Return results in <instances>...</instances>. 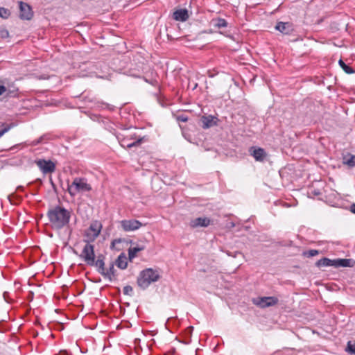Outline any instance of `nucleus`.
I'll return each mask as SVG.
<instances>
[{
    "mask_svg": "<svg viewBox=\"0 0 355 355\" xmlns=\"http://www.w3.org/2000/svg\"><path fill=\"white\" fill-rule=\"evenodd\" d=\"M46 215L52 227L56 230H61L68 225L71 218V212L59 205L49 209Z\"/></svg>",
    "mask_w": 355,
    "mask_h": 355,
    "instance_id": "nucleus-1",
    "label": "nucleus"
},
{
    "mask_svg": "<svg viewBox=\"0 0 355 355\" xmlns=\"http://www.w3.org/2000/svg\"><path fill=\"white\" fill-rule=\"evenodd\" d=\"M160 275L158 272L153 268H146L140 272L137 283L143 290L146 289L150 284L159 280Z\"/></svg>",
    "mask_w": 355,
    "mask_h": 355,
    "instance_id": "nucleus-2",
    "label": "nucleus"
},
{
    "mask_svg": "<svg viewBox=\"0 0 355 355\" xmlns=\"http://www.w3.org/2000/svg\"><path fill=\"white\" fill-rule=\"evenodd\" d=\"M105 256L103 254H98V268H96L97 272L101 274L105 279H108L110 282L116 280V270L114 268V263H111L107 270L105 269Z\"/></svg>",
    "mask_w": 355,
    "mask_h": 355,
    "instance_id": "nucleus-3",
    "label": "nucleus"
},
{
    "mask_svg": "<svg viewBox=\"0 0 355 355\" xmlns=\"http://www.w3.org/2000/svg\"><path fill=\"white\" fill-rule=\"evenodd\" d=\"M80 257L88 266H95L96 268H98L97 263L98 262V255L97 256V259L95 260L94 245L90 244V243H87V244L83 247L80 254Z\"/></svg>",
    "mask_w": 355,
    "mask_h": 355,
    "instance_id": "nucleus-4",
    "label": "nucleus"
},
{
    "mask_svg": "<svg viewBox=\"0 0 355 355\" xmlns=\"http://www.w3.org/2000/svg\"><path fill=\"white\" fill-rule=\"evenodd\" d=\"M92 189L89 184L84 178H76L72 184L68 186V192L71 196H75L78 192L88 191Z\"/></svg>",
    "mask_w": 355,
    "mask_h": 355,
    "instance_id": "nucleus-5",
    "label": "nucleus"
},
{
    "mask_svg": "<svg viewBox=\"0 0 355 355\" xmlns=\"http://www.w3.org/2000/svg\"><path fill=\"white\" fill-rule=\"evenodd\" d=\"M102 224L98 220L93 221L89 228L85 230L84 236V241L85 243H91L95 241V239L99 236L102 230Z\"/></svg>",
    "mask_w": 355,
    "mask_h": 355,
    "instance_id": "nucleus-6",
    "label": "nucleus"
},
{
    "mask_svg": "<svg viewBox=\"0 0 355 355\" xmlns=\"http://www.w3.org/2000/svg\"><path fill=\"white\" fill-rule=\"evenodd\" d=\"M220 123V119L214 115L205 114L200 116L199 125L203 129H209L218 126Z\"/></svg>",
    "mask_w": 355,
    "mask_h": 355,
    "instance_id": "nucleus-7",
    "label": "nucleus"
},
{
    "mask_svg": "<svg viewBox=\"0 0 355 355\" xmlns=\"http://www.w3.org/2000/svg\"><path fill=\"white\" fill-rule=\"evenodd\" d=\"M122 229L125 232L135 231L143 226V224L138 220H123L120 221Z\"/></svg>",
    "mask_w": 355,
    "mask_h": 355,
    "instance_id": "nucleus-8",
    "label": "nucleus"
},
{
    "mask_svg": "<svg viewBox=\"0 0 355 355\" xmlns=\"http://www.w3.org/2000/svg\"><path fill=\"white\" fill-rule=\"evenodd\" d=\"M19 17L23 20H30L33 16L31 7L26 3L19 1Z\"/></svg>",
    "mask_w": 355,
    "mask_h": 355,
    "instance_id": "nucleus-9",
    "label": "nucleus"
},
{
    "mask_svg": "<svg viewBox=\"0 0 355 355\" xmlns=\"http://www.w3.org/2000/svg\"><path fill=\"white\" fill-rule=\"evenodd\" d=\"M249 153L257 162H263L267 156L265 150L258 146H251L249 148Z\"/></svg>",
    "mask_w": 355,
    "mask_h": 355,
    "instance_id": "nucleus-10",
    "label": "nucleus"
},
{
    "mask_svg": "<svg viewBox=\"0 0 355 355\" xmlns=\"http://www.w3.org/2000/svg\"><path fill=\"white\" fill-rule=\"evenodd\" d=\"M36 164L43 173H50L55 169V164L51 160L38 159Z\"/></svg>",
    "mask_w": 355,
    "mask_h": 355,
    "instance_id": "nucleus-11",
    "label": "nucleus"
},
{
    "mask_svg": "<svg viewBox=\"0 0 355 355\" xmlns=\"http://www.w3.org/2000/svg\"><path fill=\"white\" fill-rule=\"evenodd\" d=\"M89 116L92 121H98L100 123H102L105 130L111 132L114 129V124L108 119L93 114H90Z\"/></svg>",
    "mask_w": 355,
    "mask_h": 355,
    "instance_id": "nucleus-12",
    "label": "nucleus"
},
{
    "mask_svg": "<svg viewBox=\"0 0 355 355\" xmlns=\"http://www.w3.org/2000/svg\"><path fill=\"white\" fill-rule=\"evenodd\" d=\"M254 303L261 308H266L277 304L278 299L275 297H262Z\"/></svg>",
    "mask_w": 355,
    "mask_h": 355,
    "instance_id": "nucleus-13",
    "label": "nucleus"
},
{
    "mask_svg": "<svg viewBox=\"0 0 355 355\" xmlns=\"http://www.w3.org/2000/svg\"><path fill=\"white\" fill-rule=\"evenodd\" d=\"M211 223V220L207 217H198L194 218L190 221V226L192 228H196L198 227H207Z\"/></svg>",
    "mask_w": 355,
    "mask_h": 355,
    "instance_id": "nucleus-14",
    "label": "nucleus"
},
{
    "mask_svg": "<svg viewBox=\"0 0 355 355\" xmlns=\"http://www.w3.org/2000/svg\"><path fill=\"white\" fill-rule=\"evenodd\" d=\"M185 139L197 146H204L205 135H182Z\"/></svg>",
    "mask_w": 355,
    "mask_h": 355,
    "instance_id": "nucleus-15",
    "label": "nucleus"
},
{
    "mask_svg": "<svg viewBox=\"0 0 355 355\" xmlns=\"http://www.w3.org/2000/svg\"><path fill=\"white\" fill-rule=\"evenodd\" d=\"M189 13L187 9H178L173 12V18L176 21H186L189 19Z\"/></svg>",
    "mask_w": 355,
    "mask_h": 355,
    "instance_id": "nucleus-16",
    "label": "nucleus"
},
{
    "mask_svg": "<svg viewBox=\"0 0 355 355\" xmlns=\"http://www.w3.org/2000/svg\"><path fill=\"white\" fill-rule=\"evenodd\" d=\"M318 268L332 266L336 268V259H330L327 257H323L315 263Z\"/></svg>",
    "mask_w": 355,
    "mask_h": 355,
    "instance_id": "nucleus-17",
    "label": "nucleus"
},
{
    "mask_svg": "<svg viewBox=\"0 0 355 355\" xmlns=\"http://www.w3.org/2000/svg\"><path fill=\"white\" fill-rule=\"evenodd\" d=\"M336 268L340 267L352 268L355 266V260L353 259H336Z\"/></svg>",
    "mask_w": 355,
    "mask_h": 355,
    "instance_id": "nucleus-18",
    "label": "nucleus"
},
{
    "mask_svg": "<svg viewBox=\"0 0 355 355\" xmlns=\"http://www.w3.org/2000/svg\"><path fill=\"white\" fill-rule=\"evenodd\" d=\"M114 264L120 269L124 270L128 266L127 257L125 253H121L115 261Z\"/></svg>",
    "mask_w": 355,
    "mask_h": 355,
    "instance_id": "nucleus-19",
    "label": "nucleus"
},
{
    "mask_svg": "<svg viewBox=\"0 0 355 355\" xmlns=\"http://www.w3.org/2000/svg\"><path fill=\"white\" fill-rule=\"evenodd\" d=\"M275 29L286 35L289 34L291 31V25L288 22H278L275 26Z\"/></svg>",
    "mask_w": 355,
    "mask_h": 355,
    "instance_id": "nucleus-20",
    "label": "nucleus"
},
{
    "mask_svg": "<svg viewBox=\"0 0 355 355\" xmlns=\"http://www.w3.org/2000/svg\"><path fill=\"white\" fill-rule=\"evenodd\" d=\"M211 24L216 28H226L228 25V23L223 18L216 17L211 19Z\"/></svg>",
    "mask_w": 355,
    "mask_h": 355,
    "instance_id": "nucleus-21",
    "label": "nucleus"
},
{
    "mask_svg": "<svg viewBox=\"0 0 355 355\" xmlns=\"http://www.w3.org/2000/svg\"><path fill=\"white\" fill-rule=\"evenodd\" d=\"M343 163L347 165L349 168L355 167V155L348 153L343 156Z\"/></svg>",
    "mask_w": 355,
    "mask_h": 355,
    "instance_id": "nucleus-22",
    "label": "nucleus"
},
{
    "mask_svg": "<svg viewBox=\"0 0 355 355\" xmlns=\"http://www.w3.org/2000/svg\"><path fill=\"white\" fill-rule=\"evenodd\" d=\"M144 246H137L134 248H130L128 249V259L132 261V259L137 256V253L144 250Z\"/></svg>",
    "mask_w": 355,
    "mask_h": 355,
    "instance_id": "nucleus-23",
    "label": "nucleus"
},
{
    "mask_svg": "<svg viewBox=\"0 0 355 355\" xmlns=\"http://www.w3.org/2000/svg\"><path fill=\"white\" fill-rule=\"evenodd\" d=\"M95 105L94 107L96 109L103 110V109H107L110 111H114L115 109V107L112 105H110L109 103L103 102V101H96L94 102Z\"/></svg>",
    "mask_w": 355,
    "mask_h": 355,
    "instance_id": "nucleus-24",
    "label": "nucleus"
},
{
    "mask_svg": "<svg viewBox=\"0 0 355 355\" xmlns=\"http://www.w3.org/2000/svg\"><path fill=\"white\" fill-rule=\"evenodd\" d=\"M16 124L14 122H8L1 123L0 125V133H6L8 132L12 128L15 127Z\"/></svg>",
    "mask_w": 355,
    "mask_h": 355,
    "instance_id": "nucleus-25",
    "label": "nucleus"
},
{
    "mask_svg": "<svg viewBox=\"0 0 355 355\" xmlns=\"http://www.w3.org/2000/svg\"><path fill=\"white\" fill-rule=\"evenodd\" d=\"M338 64L343 69V70L347 74H352L355 72V71L352 67L346 64L342 59L339 60Z\"/></svg>",
    "mask_w": 355,
    "mask_h": 355,
    "instance_id": "nucleus-26",
    "label": "nucleus"
},
{
    "mask_svg": "<svg viewBox=\"0 0 355 355\" xmlns=\"http://www.w3.org/2000/svg\"><path fill=\"white\" fill-rule=\"evenodd\" d=\"M144 137L139 138V139H137L136 141H134L132 142H128L127 141L123 140L122 141L121 146H125L127 148H129L134 147V146H139L141 143V141L144 140Z\"/></svg>",
    "mask_w": 355,
    "mask_h": 355,
    "instance_id": "nucleus-27",
    "label": "nucleus"
},
{
    "mask_svg": "<svg viewBox=\"0 0 355 355\" xmlns=\"http://www.w3.org/2000/svg\"><path fill=\"white\" fill-rule=\"evenodd\" d=\"M10 11L6 8L0 7V17L8 19L10 16Z\"/></svg>",
    "mask_w": 355,
    "mask_h": 355,
    "instance_id": "nucleus-28",
    "label": "nucleus"
},
{
    "mask_svg": "<svg viewBox=\"0 0 355 355\" xmlns=\"http://www.w3.org/2000/svg\"><path fill=\"white\" fill-rule=\"evenodd\" d=\"M174 117L178 122H187L189 120V116L187 114L183 113L174 114Z\"/></svg>",
    "mask_w": 355,
    "mask_h": 355,
    "instance_id": "nucleus-29",
    "label": "nucleus"
},
{
    "mask_svg": "<svg viewBox=\"0 0 355 355\" xmlns=\"http://www.w3.org/2000/svg\"><path fill=\"white\" fill-rule=\"evenodd\" d=\"M319 254L318 250H310L303 252V255L306 257H312Z\"/></svg>",
    "mask_w": 355,
    "mask_h": 355,
    "instance_id": "nucleus-30",
    "label": "nucleus"
},
{
    "mask_svg": "<svg viewBox=\"0 0 355 355\" xmlns=\"http://www.w3.org/2000/svg\"><path fill=\"white\" fill-rule=\"evenodd\" d=\"M347 351L350 354L355 355V343H352V342L349 341L347 346Z\"/></svg>",
    "mask_w": 355,
    "mask_h": 355,
    "instance_id": "nucleus-31",
    "label": "nucleus"
},
{
    "mask_svg": "<svg viewBox=\"0 0 355 355\" xmlns=\"http://www.w3.org/2000/svg\"><path fill=\"white\" fill-rule=\"evenodd\" d=\"M9 37L8 31L3 27H0V37L1 39H6Z\"/></svg>",
    "mask_w": 355,
    "mask_h": 355,
    "instance_id": "nucleus-32",
    "label": "nucleus"
},
{
    "mask_svg": "<svg viewBox=\"0 0 355 355\" xmlns=\"http://www.w3.org/2000/svg\"><path fill=\"white\" fill-rule=\"evenodd\" d=\"M123 294L126 295H132L133 293V288L131 286L127 285L123 287Z\"/></svg>",
    "mask_w": 355,
    "mask_h": 355,
    "instance_id": "nucleus-33",
    "label": "nucleus"
},
{
    "mask_svg": "<svg viewBox=\"0 0 355 355\" xmlns=\"http://www.w3.org/2000/svg\"><path fill=\"white\" fill-rule=\"evenodd\" d=\"M125 241V239H121V238H119V239H114L112 243H111V249H114L115 248V245L118 243H121L122 242H124Z\"/></svg>",
    "mask_w": 355,
    "mask_h": 355,
    "instance_id": "nucleus-34",
    "label": "nucleus"
},
{
    "mask_svg": "<svg viewBox=\"0 0 355 355\" xmlns=\"http://www.w3.org/2000/svg\"><path fill=\"white\" fill-rule=\"evenodd\" d=\"M18 89L12 87V89H9L7 95L9 96H17Z\"/></svg>",
    "mask_w": 355,
    "mask_h": 355,
    "instance_id": "nucleus-35",
    "label": "nucleus"
},
{
    "mask_svg": "<svg viewBox=\"0 0 355 355\" xmlns=\"http://www.w3.org/2000/svg\"><path fill=\"white\" fill-rule=\"evenodd\" d=\"M7 89L4 85H0V96L5 93Z\"/></svg>",
    "mask_w": 355,
    "mask_h": 355,
    "instance_id": "nucleus-36",
    "label": "nucleus"
},
{
    "mask_svg": "<svg viewBox=\"0 0 355 355\" xmlns=\"http://www.w3.org/2000/svg\"><path fill=\"white\" fill-rule=\"evenodd\" d=\"M83 101H85V102L86 101L94 102L93 99H92V98L87 97V96L83 97Z\"/></svg>",
    "mask_w": 355,
    "mask_h": 355,
    "instance_id": "nucleus-37",
    "label": "nucleus"
},
{
    "mask_svg": "<svg viewBox=\"0 0 355 355\" xmlns=\"http://www.w3.org/2000/svg\"><path fill=\"white\" fill-rule=\"evenodd\" d=\"M350 211H351L353 214H355V204H352V205L350 206Z\"/></svg>",
    "mask_w": 355,
    "mask_h": 355,
    "instance_id": "nucleus-38",
    "label": "nucleus"
},
{
    "mask_svg": "<svg viewBox=\"0 0 355 355\" xmlns=\"http://www.w3.org/2000/svg\"><path fill=\"white\" fill-rule=\"evenodd\" d=\"M147 83H150L151 85H154L155 83H157L156 80H154V81H150L149 82L148 80H147L146 79L145 80Z\"/></svg>",
    "mask_w": 355,
    "mask_h": 355,
    "instance_id": "nucleus-39",
    "label": "nucleus"
},
{
    "mask_svg": "<svg viewBox=\"0 0 355 355\" xmlns=\"http://www.w3.org/2000/svg\"><path fill=\"white\" fill-rule=\"evenodd\" d=\"M8 295V293H7V292H4V293H3V297H4V299H5V300H6V295Z\"/></svg>",
    "mask_w": 355,
    "mask_h": 355,
    "instance_id": "nucleus-40",
    "label": "nucleus"
},
{
    "mask_svg": "<svg viewBox=\"0 0 355 355\" xmlns=\"http://www.w3.org/2000/svg\"><path fill=\"white\" fill-rule=\"evenodd\" d=\"M17 190L23 189V187L22 186H19V187H17Z\"/></svg>",
    "mask_w": 355,
    "mask_h": 355,
    "instance_id": "nucleus-41",
    "label": "nucleus"
},
{
    "mask_svg": "<svg viewBox=\"0 0 355 355\" xmlns=\"http://www.w3.org/2000/svg\"><path fill=\"white\" fill-rule=\"evenodd\" d=\"M188 329L189 330V331L191 332L192 330H193V327H189L188 328Z\"/></svg>",
    "mask_w": 355,
    "mask_h": 355,
    "instance_id": "nucleus-42",
    "label": "nucleus"
},
{
    "mask_svg": "<svg viewBox=\"0 0 355 355\" xmlns=\"http://www.w3.org/2000/svg\"><path fill=\"white\" fill-rule=\"evenodd\" d=\"M40 78V79H45L46 78H45L44 76H41Z\"/></svg>",
    "mask_w": 355,
    "mask_h": 355,
    "instance_id": "nucleus-43",
    "label": "nucleus"
},
{
    "mask_svg": "<svg viewBox=\"0 0 355 355\" xmlns=\"http://www.w3.org/2000/svg\"><path fill=\"white\" fill-rule=\"evenodd\" d=\"M8 200L11 202V198H10V196H8Z\"/></svg>",
    "mask_w": 355,
    "mask_h": 355,
    "instance_id": "nucleus-44",
    "label": "nucleus"
}]
</instances>
